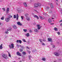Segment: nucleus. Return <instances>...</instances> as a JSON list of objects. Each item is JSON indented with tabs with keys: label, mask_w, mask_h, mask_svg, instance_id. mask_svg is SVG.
Wrapping results in <instances>:
<instances>
[{
	"label": "nucleus",
	"mask_w": 62,
	"mask_h": 62,
	"mask_svg": "<svg viewBox=\"0 0 62 62\" xmlns=\"http://www.w3.org/2000/svg\"><path fill=\"white\" fill-rule=\"evenodd\" d=\"M2 57H3L5 58V59H8V57L7 56V54H3L2 55Z\"/></svg>",
	"instance_id": "1"
},
{
	"label": "nucleus",
	"mask_w": 62,
	"mask_h": 62,
	"mask_svg": "<svg viewBox=\"0 0 62 62\" xmlns=\"http://www.w3.org/2000/svg\"><path fill=\"white\" fill-rule=\"evenodd\" d=\"M9 47L10 49L14 48V45L13 44H11V45H9Z\"/></svg>",
	"instance_id": "2"
},
{
	"label": "nucleus",
	"mask_w": 62,
	"mask_h": 62,
	"mask_svg": "<svg viewBox=\"0 0 62 62\" xmlns=\"http://www.w3.org/2000/svg\"><path fill=\"white\" fill-rule=\"evenodd\" d=\"M54 54L56 56H59L60 54L58 53L57 52H55L54 53Z\"/></svg>",
	"instance_id": "3"
},
{
	"label": "nucleus",
	"mask_w": 62,
	"mask_h": 62,
	"mask_svg": "<svg viewBox=\"0 0 62 62\" xmlns=\"http://www.w3.org/2000/svg\"><path fill=\"white\" fill-rule=\"evenodd\" d=\"M17 24L19 25H20V26H22V24L20 23V22H16Z\"/></svg>",
	"instance_id": "4"
},
{
	"label": "nucleus",
	"mask_w": 62,
	"mask_h": 62,
	"mask_svg": "<svg viewBox=\"0 0 62 62\" xmlns=\"http://www.w3.org/2000/svg\"><path fill=\"white\" fill-rule=\"evenodd\" d=\"M10 21V19L9 18H6L5 19V21L6 22H8Z\"/></svg>",
	"instance_id": "5"
},
{
	"label": "nucleus",
	"mask_w": 62,
	"mask_h": 62,
	"mask_svg": "<svg viewBox=\"0 0 62 62\" xmlns=\"http://www.w3.org/2000/svg\"><path fill=\"white\" fill-rule=\"evenodd\" d=\"M16 42L17 43H21L22 41L21 40H18L16 41Z\"/></svg>",
	"instance_id": "6"
},
{
	"label": "nucleus",
	"mask_w": 62,
	"mask_h": 62,
	"mask_svg": "<svg viewBox=\"0 0 62 62\" xmlns=\"http://www.w3.org/2000/svg\"><path fill=\"white\" fill-rule=\"evenodd\" d=\"M16 54L17 55H19V56H22V54H21V53H20V52H16Z\"/></svg>",
	"instance_id": "7"
},
{
	"label": "nucleus",
	"mask_w": 62,
	"mask_h": 62,
	"mask_svg": "<svg viewBox=\"0 0 62 62\" xmlns=\"http://www.w3.org/2000/svg\"><path fill=\"white\" fill-rule=\"evenodd\" d=\"M23 4L25 7H27V5L26 4V2H24L23 3Z\"/></svg>",
	"instance_id": "8"
},
{
	"label": "nucleus",
	"mask_w": 62,
	"mask_h": 62,
	"mask_svg": "<svg viewBox=\"0 0 62 62\" xmlns=\"http://www.w3.org/2000/svg\"><path fill=\"white\" fill-rule=\"evenodd\" d=\"M9 8H7V9L6 10V13H8V11H9Z\"/></svg>",
	"instance_id": "9"
},
{
	"label": "nucleus",
	"mask_w": 62,
	"mask_h": 62,
	"mask_svg": "<svg viewBox=\"0 0 62 62\" xmlns=\"http://www.w3.org/2000/svg\"><path fill=\"white\" fill-rule=\"evenodd\" d=\"M48 41H50V42H51V41L52 42V39L51 38H48Z\"/></svg>",
	"instance_id": "10"
},
{
	"label": "nucleus",
	"mask_w": 62,
	"mask_h": 62,
	"mask_svg": "<svg viewBox=\"0 0 62 62\" xmlns=\"http://www.w3.org/2000/svg\"><path fill=\"white\" fill-rule=\"evenodd\" d=\"M7 31H10L12 30V29L11 28H9L8 29Z\"/></svg>",
	"instance_id": "11"
},
{
	"label": "nucleus",
	"mask_w": 62,
	"mask_h": 62,
	"mask_svg": "<svg viewBox=\"0 0 62 62\" xmlns=\"http://www.w3.org/2000/svg\"><path fill=\"white\" fill-rule=\"evenodd\" d=\"M26 19L27 20V21H29L30 20V18L28 17H27L26 18Z\"/></svg>",
	"instance_id": "12"
},
{
	"label": "nucleus",
	"mask_w": 62,
	"mask_h": 62,
	"mask_svg": "<svg viewBox=\"0 0 62 62\" xmlns=\"http://www.w3.org/2000/svg\"><path fill=\"white\" fill-rule=\"evenodd\" d=\"M25 15L26 17V18H27V17H28V16L29 15L28 14H26Z\"/></svg>",
	"instance_id": "13"
},
{
	"label": "nucleus",
	"mask_w": 62,
	"mask_h": 62,
	"mask_svg": "<svg viewBox=\"0 0 62 62\" xmlns=\"http://www.w3.org/2000/svg\"><path fill=\"white\" fill-rule=\"evenodd\" d=\"M42 61H45L46 60V59L45 58L43 57V58L42 59Z\"/></svg>",
	"instance_id": "14"
},
{
	"label": "nucleus",
	"mask_w": 62,
	"mask_h": 62,
	"mask_svg": "<svg viewBox=\"0 0 62 62\" xmlns=\"http://www.w3.org/2000/svg\"><path fill=\"white\" fill-rule=\"evenodd\" d=\"M48 23H52V21H51V20L50 19H48Z\"/></svg>",
	"instance_id": "15"
},
{
	"label": "nucleus",
	"mask_w": 62,
	"mask_h": 62,
	"mask_svg": "<svg viewBox=\"0 0 62 62\" xmlns=\"http://www.w3.org/2000/svg\"><path fill=\"white\" fill-rule=\"evenodd\" d=\"M50 7L51 8H53L54 6H53V5L52 3L50 4Z\"/></svg>",
	"instance_id": "16"
},
{
	"label": "nucleus",
	"mask_w": 62,
	"mask_h": 62,
	"mask_svg": "<svg viewBox=\"0 0 62 62\" xmlns=\"http://www.w3.org/2000/svg\"><path fill=\"white\" fill-rule=\"evenodd\" d=\"M3 45L1 44L0 46V49H2L3 48V46H2Z\"/></svg>",
	"instance_id": "17"
},
{
	"label": "nucleus",
	"mask_w": 62,
	"mask_h": 62,
	"mask_svg": "<svg viewBox=\"0 0 62 62\" xmlns=\"http://www.w3.org/2000/svg\"><path fill=\"white\" fill-rule=\"evenodd\" d=\"M34 6L35 7H38V4H35Z\"/></svg>",
	"instance_id": "18"
},
{
	"label": "nucleus",
	"mask_w": 62,
	"mask_h": 62,
	"mask_svg": "<svg viewBox=\"0 0 62 62\" xmlns=\"http://www.w3.org/2000/svg\"><path fill=\"white\" fill-rule=\"evenodd\" d=\"M34 17H37V19H39V17L38 16L36 15H35V16H34Z\"/></svg>",
	"instance_id": "19"
},
{
	"label": "nucleus",
	"mask_w": 62,
	"mask_h": 62,
	"mask_svg": "<svg viewBox=\"0 0 62 62\" xmlns=\"http://www.w3.org/2000/svg\"><path fill=\"white\" fill-rule=\"evenodd\" d=\"M13 27L15 29H17V26L14 25L13 26Z\"/></svg>",
	"instance_id": "20"
},
{
	"label": "nucleus",
	"mask_w": 62,
	"mask_h": 62,
	"mask_svg": "<svg viewBox=\"0 0 62 62\" xmlns=\"http://www.w3.org/2000/svg\"><path fill=\"white\" fill-rule=\"evenodd\" d=\"M23 31H24V32H26L27 31V30L26 29H23Z\"/></svg>",
	"instance_id": "21"
},
{
	"label": "nucleus",
	"mask_w": 62,
	"mask_h": 62,
	"mask_svg": "<svg viewBox=\"0 0 62 62\" xmlns=\"http://www.w3.org/2000/svg\"><path fill=\"white\" fill-rule=\"evenodd\" d=\"M42 27V26H40L39 27H38V29L39 30L40 29V28Z\"/></svg>",
	"instance_id": "22"
},
{
	"label": "nucleus",
	"mask_w": 62,
	"mask_h": 62,
	"mask_svg": "<svg viewBox=\"0 0 62 62\" xmlns=\"http://www.w3.org/2000/svg\"><path fill=\"white\" fill-rule=\"evenodd\" d=\"M54 30H55V31H57L58 30V29H57V28L55 27L54 28Z\"/></svg>",
	"instance_id": "23"
},
{
	"label": "nucleus",
	"mask_w": 62,
	"mask_h": 62,
	"mask_svg": "<svg viewBox=\"0 0 62 62\" xmlns=\"http://www.w3.org/2000/svg\"><path fill=\"white\" fill-rule=\"evenodd\" d=\"M12 16H11V15H9L8 16V18L9 19H10L11 18L10 17L12 18Z\"/></svg>",
	"instance_id": "24"
},
{
	"label": "nucleus",
	"mask_w": 62,
	"mask_h": 62,
	"mask_svg": "<svg viewBox=\"0 0 62 62\" xmlns=\"http://www.w3.org/2000/svg\"><path fill=\"white\" fill-rule=\"evenodd\" d=\"M26 36L27 37H29V33H27L26 35Z\"/></svg>",
	"instance_id": "25"
},
{
	"label": "nucleus",
	"mask_w": 62,
	"mask_h": 62,
	"mask_svg": "<svg viewBox=\"0 0 62 62\" xmlns=\"http://www.w3.org/2000/svg\"><path fill=\"white\" fill-rule=\"evenodd\" d=\"M34 31L35 32H38V30L37 29H36L34 30Z\"/></svg>",
	"instance_id": "26"
},
{
	"label": "nucleus",
	"mask_w": 62,
	"mask_h": 62,
	"mask_svg": "<svg viewBox=\"0 0 62 62\" xmlns=\"http://www.w3.org/2000/svg\"><path fill=\"white\" fill-rule=\"evenodd\" d=\"M22 53L23 55H25L26 54V53L24 52H23Z\"/></svg>",
	"instance_id": "27"
},
{
	"label": "nucleus",
	"mask_w": 62,
	"mask_h": 62,
	"mask_svg": "<svg viewBox=\"0 0 62 62\" xmlns=\"http://www.w3.org/2000/svg\"><path fill=\"white\" fill-rule=\"evenodd\" d=\"M29 60H30L31 59V57L32 56L31 55H29Z\"/></svg>",
	"instance_id": "28"
},
{
	"label": "nucleus",
	"mask_w": 62,
	"mask_h": 62,
	"mask_svg": "<svg viewBox=\"0 0 62 62\" xmlns=\"http://www.w3.org/2000/svg\"><path fill=\"white\" fill-rule=\"evenodd\" d=\"M20 51L21 52H23V49L20 48Z\"/></svg>",
	"instance_id": "29"
},
{
	"label": "nucleus",
	"mask_w": 62,
	"mask_h": 62,
	"mask_svg": "<svg viewBox=\"0 0 62 62\" xmlns=\"http://www.w3.org/2000/svg\"><path fill=\"white\" fill-rule=\"evenodd\" d=\"M2 9L4 11H6V9L5 8H2Z\"/></svg>",
	"instance_id": "30"
},
{
	"label": "nucleus",
	"mask_w": 62,
	"mask_h": 62,
	"mask_svg": "<svg viewBox=\"0 0 62 62\" xmlns=\"http://www.w3.org/2000/svg\"><path fill=\"white\" fill-rule=\"evenodd\" d=\"M23 42H26V41H25V40L24 39H23Z\"/></svg>",
	"instance_id": "31"
},
{
	"label": "nucleus",
	"mask_w": 62,
	"mask_h": 62,
	"mask_svg": "<svg viewBox=\"0 0 62 62\" xmlns=\"http://www.w3.org/2000/svg\"><path fill=\"white\" fill-rule=\"evenodd\" d=\"M1 19L2 20H4V16H2V17L1 18Z\"/></svg>",
	"instance_id": "32"
},
{
	"label": "nucleus",
	"mask_w": 62,
	"mask_h": 62,
	"mask_svg": "<svg viewBox=\"0 0 62 62\" xmlns=\"http://www.w3.org/2000/svg\"><path fill=\"white\" fill-rule=\"evenodd\" d=\"M52 17H54V18L55 17V15H53Z\"/></svg>",
	"instance_id": "33"
},
{
	"label": "nucleus",
	"mask_w": 62,
	"mask_h": 62,
	"mask_svg": "<svg viewBox=\"0 0 62 62\" xmlns=\"http://www.w3.org/2000/svg\"><path fill=\"white\" fill-rule=\"evenodd\" d=\"M40 18L41 19H42V20H43V19H44L43 18L42 16H40Z\"/></svg>",
	"instance_id": "34"
},
{
	"label": "nucleus",
	"mask_w": 62,
	"mask_h": 62,
	"mask_svg": "<svg viewBox=\"0 0 62 62\" xmlns=\"http://www.w3.org/2000/svg\"><path fill=\"white\" fill-rule=\"evenodd\" d=\"M14 18H16V15H14Z\"/></svg>",
	"instance_id": "35"
},
{
	"label": "nucleus",
	"mask_w": 62,
	"mask_h": 62,
	"mask_svg": "<svg viewBox=\"0 0 62 62\" xmlns=\"http://www.w3.org/2000/svg\"><path fill=\"white\" fill-rule=\"evenodd\" d=\"M39 40L40 42H42V39H39Z\"/></svg>",
	"instance_id": "36"
},
{
	"label": "nucleus",
	"mask_w": 62,
	"mask_h": 62,
	"mask_svg": "<svg viewBox=\"0 0 62 62\" xmlns=\"http://www.w3.org/2000/svg\"><path fill=\"white\" fill-rule=\"evenodd\" d=\"M38 6H41V4H40V3H39L38 4Z\"/></svg>",
	"instance_id": "37"
},
{
	"label": "nucleus",
	"mask_w": 62,
	"mask_h": 62,
	"mask_svg": "<svg viewBox=\"0 0 62 62\" xmlns=\"http://www.w3.org/2000/svg\"><path fill=\"white\" fill-rule=\"evenodd\" d=\"M21 18L22 20H23V16H21Z\"/></svg>",
	"instance_id": "38"
},
{
	"label": "nucleus",
	"mask_w": 62,
	"mask_h": 62,
	"mask_svg": "<svg viewBox=\"0 0 62 62\" xmlns=\"http://www.w3.org/2000/svg\"><path fill=\"white\" fill-rule=\"evenodd\" d=\"M29 32H30V33H32V32H33V31L31 30H30Z\"/></svg>",
	"instance_id": "39"
},
{
	"label": "nucleus",
	"mask_w": 62,
	"mask_h": 62,
	"mask_svg": "<svg viewBox=\"0 0 62 62\" xmlns=\"http://www.w3.org/2000/svg\"><path fill=\"white\" fill-rule=\"evenodd\" d=\"M57 34L58 35H60V32H57Z\"/></svg>",
	"instance_id": "40"
},
{
	"label": "nucleus",
	"mask_w": 62,
	"mask_h": 62,
	"mask_svg": "<svg viewBox=\"0 0 62 62\" xmlns=\"http://www.w3.org/2000/svg\"><path fill=\"white\" fill-rule=\"evenodd\" d=\"M5 33L6 34H8V31H6L5 32Z\"/></svg>",
	"instance_id": "41"
},
{
	"label": "nucleus",
	"mask_w": 62,
	"mask_h": 62,
	"mask_svg": "<svg viewBox=\"0 0 62 62\" xmlns=\"http://www.w3.org/2000/svg\"><path fill=\"white\" fill-rule=\"evenodd\" d=\"M20 47L21 48H23V46H22L21 45H20Z\"/></svg>",
	"instance_id": "42"
},
{
	"label": "nucleus",
	"mask_w": 62,
	"mask_h": 62,
	"mask_svg": "<svg viewBox=\"0 0 62 62\" xmlns=\"http://www.w3.org/2000/svg\"><path fill=\"white\" fill-rule=\"evenodd\" d=\"M42 45H43L45 46V44L44 43H42Z\"/></svg>",
	"instance_id": "43"
},
{
	"label": "nucleus",
	"mask_w": 62,
	"mask_h": 62,
	"mask_svg": "<svg viewBox=\"0 0 62 62\" xmlns=\"http://www.w3.org/2000/svg\"><path fill=\"white\" fill-rule=\"evenodd\" d=\"M40 26V25H39V24H38L37 25V27H39L40 26Z\"/></svg>",
	"instance_id": "44"
},
{
	"label": "nucleus",
	"mask_w": 62,
	"mask_h": 62,
	"mask_svg": "<svg viewBox=\"0 0 62 62\" xmlns=\"http://www.w3.org/2000/svg\"><path fill=\"white\" fill-rule=\"evenodd\" d=\"M9 57H11V55H10V54H9Z\"/></svg>",
	"instance_id": "45"
},
{
	"label": "nucleus",
	"mask_w": 62,
	"mask_h": 62,
	"mask_svg": "<svg viewBox=\"0 0 62 62\" xmlns=\"http://www.w3.org/2000/svg\"><path fill=\"white\" fill-rule=\"evenodd\" d=\"M43 15H45L46 14L45 13H44L43 14Z\"/></svg>",
	"instance_id": "46"
},
{
	"label": "nucleus",
	"mask_w": 62,
	"mask_h": 62,
	"mask_svg": "<svg viewBox=\"0 0 62 62\" xmlns=\"http://www.w3.org/2000/svg\"><path fill=\"white\" fill-rule=\"evenodd\" d=\"M16 16H17V17H19V15L18 14H17Z\"/></svg>",
	"instance_id": "47"
},
{
	"label": "nucleus",
	"mask_w": 62,
	"mask_h": 62,
	"mask_svg": "<svg viewBox=\"0 0 62 62\" xmlns=\"http://www.w3.org/2000/svg\"><path fill=\"white\" fill-rule=\"evenodd\" d=\"M49 7H46L47 9H49Z\"/></svg>",
	"instance_id": "48"
},
{
	"label": "nucleus",
	"mask_w": 62,
	"mask_h": 62,
	"mask_svg": "<svg viewBox=\"0 0 62 62\" xmlns=\"http://www.w3.org/2000/svg\"><path fill=\"white\" fill-rule=\"evenodd\" d=\"M19 17H16V20H18V18Z\"/></svg>",
	"instance_id": "49"
},
{
	"label": "nucleus",
	"mask_w": 62,
	"mask_h": 62,
	"mask_svg": "<svg viewBox=\"0 0 62 62\" xmlns=\"http://www.w3.org/2000/svg\"><path fill=\"white\" fill-rule=\"evenodd\" d=\"M43 41H45V39H44L43 40Z\"/></svg>",
	"instance_id": "50"
},
{
	"label": "nucleus",
	"mask_w": 62,
	"mask_h": 62,
	"mask_svg": "<svg viewBox=\"0 0 62 62\" xmlns=\"http://www.w3.org/2000/svg\"><path fill=\"white\" fill-rule=\"evenodd\" d=\"M53 48H55V46H53Z\"/></svg>",
	"instance_id": "51"
},
{
	"label": "nucleus",
	"mask_w": 62,
	"mask_h": 62,
	"mask_svg": "<svg viewBox=\"0 0 62 62\" xmlns=\"http://www.w3.org/2000/svg\"><path fill=\"white\" fill-rule=\"evenodd\" d=\"M61 11L62 13V9H61Z\"/></svg>",
	"instance_id": "52"
},
{
	"label": "nucleus",
	"mask_w": 62,
	"mask_h": 62,
	"mask_svg": "<svg viewBox=\"0 0 62 62\" xmlns=\"http://www.w3.org/2000/svg\"><path fill=\"white\" fill-rule=\"evenodd\" d=\"M26 48H27L28 49H29V47H26Z\"/></svg>",
	"instance_id": "53"
},
{
	"label": "nucleus",
	"mask_w": 62,
	"mask_h": 62,
	"mask_svg": "<svg viewBox=\"0 0 62 62\" xmlns=\"http://www.w3.org/2000/svg\"><path fill=\"white\" fill-rule=\"evenodd\" d=\"M28 52L29 53V54H30V53L31 52L30 51H29Z\"/></svg>",
	"instance_id": "54"
},
{
	"label": "nucleus",
	"mask_w": 62,
	"mask_h": 62,
	"mask_svg": "<svg viewBox=\"0 0 62 62\" xmlns=\"http://www.w3.org/2000/svg\"><path fill=\"white\" fill-rule=\"evenodd\" d=\"M51 45H53V44L52 43H51Z\"/></svg>",
	"instance_id": "55"
},
{
	"label": "nucleus",
	"mask_w": 62,
	"mask_h": 62,
	"mask_svg": "<svg viewBox=\"0 0 62 62\" xmlns=\"http://www.w3.org/2000/svg\"><path fill=\"white\" fill-rule=\"evenodd\" d=\"M62 22V20H61L60 21V22Z\"/></svg>",
	"instance_id": "56"
},
{
	"label": "nucleus",
	"mask_w": 62,
	"mask_h": 62,
	"mask_svg": "<svg viewBox=\"0 0 62 62\" xmlns=\"http://www.w3.org/2000/svg\"><path fill=\"white\" fill-rule=\"evenodd\" d=\"M54 24V23H50V24Z\"/></svg>",
	"instance_id": "57"
},
{
	"label": "nucleus",
	"mask_w": 62,
	"mask_h": 62,
	"mask_svg": "<svg viewBox=\"0 0 62 62\" xmlns=\"http://www.w3.org/2000/svg\"><path fill=\"white\" fill-rule=\"evenodd\" d=\"M56 4L57 5H58V4H57V2L56 3Z\"/></svg>",
	"instance_id": "58"
},
{
	"label": "nucleus",
	"mask_w": 62,
	"mask_h": 62,
	"mask_svg": "<svg viewBox=\"0 0 62 62\" xmlns=\"http://www.w3.org/2000/svg\"><path fill=\"white\" fill-rule=\"evenodd\" d=\"M34 10V11H37V10Z\"/></svg>",
	"instance_id": "59"
},
{
	"label": "nucleus",
	"mask_w": 62,
	"mask_h": 62,
	"mask_svg": "<svg viewBox=\"0 0 62 62\" xmlns=\"http://www.w3.org/2000/svg\"><path fill=\"white\" fill-rule=\"evenodd\" d=\"M1 24H2V23H0V25H1Z\"/></svg>",
	"instance_id": "60"
},
{
	"label": "nucleus",
	"mask_w": 62,
	"mask_h": 62,
	"mask_svg": "<svg viewBox=\"0 0 62 62\" xmlns=\"http://www.w3.org/2000/svg\"><path fill=\"white\" fill-rule=\"evenodd\" d=\"M56 1H57V2H58V0H56Z\"/></svg>",
	"instance_id": "61"
},
{
	"label": "nucleus",
	"mask_w": 62,
	"mask_h": 62,
	"mask_svg": "<svg viewBox=\"0 0 62 62\" xmlns=\"http://www.w3.org/2000/svg\"><path fill=\"white\" fill-rule=\"evenodd\" d=\"M61 26H62V23L61 24Z\"/></svg>",
	"instance_id": "62"
},
{
	"label": "nucleus",
	"mask_w": 62,
	"mask_h": 62,
	"mask_svg": "<svg viewBox=\"0 0 62 62\" xmlns=\"http://www.w3.org/2000/svg\"><path fill=\"white\" fill-rule=\"evenodd\" d=\"M48 5H50V3H48Z\"/></svg>",
	"instance_id": "63"
},
{
	"label": "nucleus",
	"mask_w": 62,
	"mask_h": 62,
	"mask_svg": "<svg viewBox=\"0 0 62 62\" xmlns=\"http://www.w3.org/2000/svg\"><path fill=\"white\" fill-rule=\"evenodd\" d=\"M51 18L52 19H54V18L53 17H52Z\"/></svg>",
	"instance_id": "64"
}]
</instances>
